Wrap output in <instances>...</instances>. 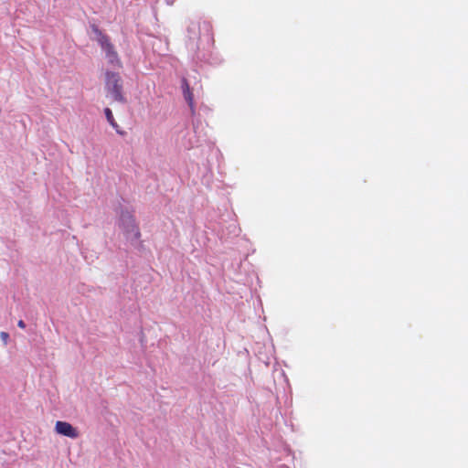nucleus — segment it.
I'll return each instance as SVG.
<instances>
[{
    "instance_id": "obj_1",
    "label": "nucleus",
    "mask_w": 468,
    "mask_h": 468,
    "mask_svg": "<svg viewBox=\"0 0 468 468\" xmlns=\"http://www.w3.org/2000/svg\"><path fill=\"white\" fill-rule=\"evenodd\" d=\"M122 228L127 241L134 249L140 250L143 247L140 240V233L135 219L131 216H125L122 218Z\"/></svg>"
},
{
    "instance_id": "obj_7",
    "label": "nucleus",
    "mask_w": 468,
    "mask_h": 468,
    "mask_svg": "<svg viewBox=\"0 0 468 468\" xmlns=\"http://www.w3.org/2000/svg\"><path fill=\"white\" fill-rule=\"evenodd\" d=\"M104 114H105V117H106V120L107 122H109V124L120 134H122V132L120 130V127L119 125L117 124V122H115V119L113 117V114L112 112V111L109 109V108H106L104 110Z\"/></svg>"
},
{
    "instance_id": "obj_9",
    "label": "nucleus",
    "mask_w": 468,
    "mask_h": 468,
    "mask_svg": "<svg viewBox=\"0 0 468 468\" xmlns=\"http://www.w3.org/2000/svg\"><path fill=\"white\" fill-rule=\"evenodd\" d=\"M17 325H18L20 328H22V329H24V328L26 327V324H25V323H24V321H22V320H19V321H18Z\"/></svg>"
},
{
    "instance_id": "obj_4",
    "label": "nucleus",
    "mask_w": 468,
    "mask_h": 468,
    "mask_svg": "<svg viewBox=\"0 0 468 468\" xmlns=\"http://www.w3.org/2000/svg\"><path fill=\"white\" fill-rule=\"evenodd\" d=\"M95 37L96 40L101 45L102 50L105 52L106 58L109 63H111L113 67H120V59L118 58L117 53L114 51L112 45L109 42L107 37L102 35L97 29L95 30Z\"/></svg>"
},
{
    "instance_id": "obj_2",
    "label": "nucleus",
    "mask_w": 468,
    "mask_h": 468,
    "mask_svg": "<svg viewBox=\"0 0 468 468\" xmlns=\"http://www.w3.org/2000/svg\"><path fill=\"white\" fill-rule=\"evenodd\" d=\"M105 89L107 96L112 100L117 101L122 100V83L118 73L105 72Z\"/></svg>"
},
{
    "instance_id": "obj_3",
    "label": "nucleus",
    "mask_w": 468,
    "mask_h": 468,
    "mask_svg": "<svg viewBox=\"0 0 468 468\" xmlns=\"http://www.w3.org/2000/svg\"><path fill=\"white\" fill-rule=\"evenodd\" d=\"M207 37V38L212 36V26L209 22H191L187 27V37L190 41L197 42L201 37Z\"/></svg>"
},
{
    "instance_id": "obj_8",
    "label": "nucleus",
    "mask_w": 468,
    "mask_h": 468,
    "mask_svg": "<svg viewBox=\"0 0 468 468\" xmlns=\"http://www.w3.org/2000/svg\"><path fill=\"white\" fill-rule=\"evenodd\" d=\"M0 339L3 341L5 345H7L9 341V335L6 332L0 333Z\"/></svg>"
},
{
    "instance_id": "obj_5",
    "label": "nucleus",
    "mask_w": 468,
    "mask_h": 468,
    "mask_svg": "<svg viewBox=\"0 0 468 468\" xmlns=\"http://www.w3.org/2000/svg\"><path fill=\"white\" fill-rule=\"evenodd\" d=\"M56 434L67 437L71 440H77L80 436V430L71 423L64 420H58L54 425Z\"/></svg>"
},
{
    "instance_id": "obj_6",
    "label": "nucleus",
    "mask_w": 468,
    "mask_h": 468,
    "mask_svg": "<svg viewBox=\"0 0 468 468\" xmlns=\"http://www.w3.org/2000/svg\"><path fill=\"white\" fill-rule=\"evenodd\" d=\"M181 88L183 91V95L185 100L186 101L188 106L191 109V112L195 111V102H194V95L190 89L189 83L186 78H183L181 80Z\"/></svg>"
}]
</instances>
